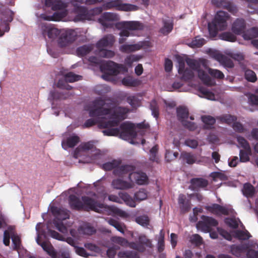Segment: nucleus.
<instances>
[{"label": "nucleus", "instance_id": "6ab92c4d", "mask_svg": "<svg viewBox=\"0 0 258 258\" xmlns=\"http://www.w3.org/2000/svg\"><path fill=\"white\" fill-rule=\"evenodd\" d=\"M212 3L218 7L228 10L233 15L237 12L236 7L233 3L227 0H212Z\"/></svg>", "mask_w": 258, "mask_h": 258}, {"label": "nucleus", "instance_id": "4d7b16f0", "mask_svg": "<svg viewBox=\"0 0 258 258\" xmlns=\"http://www.w3.org/2000/svg\"><path fill=\"white\" fill-rule=\"evenodd\" d=\"M80 77L81 76L79 75H75L72 72H69L64 75L63 80L67 82L73 83L79 80Z\"/></svg>", "mask_w": 258, "mask_h": 258}, {"label": "nucleus", "instance_id": "8fccbe9b", "mask_svg": "<svg viewBox=\"0 0 258 258\" xmlns=\"http://www.w3.org/2000/svg\"><path fill=\"white\" fill-rule=\"evenodd\" d=\"M158 146L157 145L153 146L150 150L149 160L156 163L159 162V158L158 156Z\"/></svg>", "mask_w": 258, "mask_h": 258}, {"label": "nucleus", "instance_id": "7ed1b4c3", "mask_svg": "<svg viewBox=\"0 0 258 258\" xmlns=\"http://www.w3.org/2000/svg\"><path fill=\"white\" fill-rule=\"evenodd\" d=\"M229 18V15L227 12L220 11L217 13L213 21L208 24V30L211 38H215L217 36L218 31L224 30L226 28L227 21Z\"/></svg>", "mask_w": 258, "mask_h": 258}, {"label": "nucleus", "instance_id": "a211bd4d", "mask_svg": "<svg viewBox=\"0 0 258 258\" xmlns=\"http://www.w3.org/2000/svg\"><path fill=\"white\" fill-rule=\"evenodd\" d=\"M117 28H124L130 30H140L143 29V24L138 21H122L118 23Z\"/></svg>", "mask_w": 258, "mask_h": 258}, {"label": "nucleus", "instance_id": "c9c22d12", "mask_svg": "<svg viewBox=\"0 0 258 258\" xmlns=\"http://www.w3.org/2000/svg\"><path fill=\"white\" fill-rule=\"evenodd\" d=\"M78 232L79 235H91L96 232L95 229L92 226L89 225H84L80 226L78 229Z\"/></svg>", "mask_w": 258, "mask_h": 258}, {"label": "nucleus", "instance_id": "cd10ccee", "mask_svg": "<svg viewBox=\"0 0 258 258\" xmlns=\"http://www.w3.org/2000/svg\"><path fill=\"white\" fill-rule=\"evenodd\" d=\"M248 248V246L247 244H232L230 246V252L233 255L239 257L242 253L247 251Z\"/></svg>", "mask_w": 258, "mask_h": 258}, {"label": "nucleus", "instance_id": "473e14b6", "mask_svg": "<svg viewBox=\"0 0 258 258\" xmlns=\"http://www.w3.org/2000/svg\"><path fill=\"white\" fill-rule=\"evenodd\" d=\"M163 26L160 29V32L164 35L168 34L173 29V21L171 19H163Z\"/></svg>", "mask_w": 258, "mask_h": 258}, {"label": "nucleus", "instance_id": "f8f14e48", "mask_svg": "<svg viewBox=\"0 0 258 258\" xmlns=\"http://www.w3.org/2000/svg\"><path fill=\"white\" fill-rule=\"evenodd\" d=\"M120 133L119 134L121 138L124 140L135 138L137 136V133L135 131V125L129 122H124L121 123L119 127Z\"/></svg>", "mask_w": 258, "mask_h": 258}, {"label": "nucleus", "instance_id": "09e8293b", "mask_svg": "<svg viewBox=\"0 0 258 258\" xmlns=\"http://www.w3.org/2000/svg\"><path fill=\"white\" fill-rule=\"evenodd\" d=\"M107 222L109 225L113 226L118 231L124 234V227H125V226L123 224H122V223L119 222L116 220L112 219V218L109 219L108 220Z\"/></svg>", "mask_w": 258, "mask_h": 258}, {"label": "nucleus", "instance_id": "72a5a7b5", "mask_svg": "<svg viewBox=\"0 0 258 258\" xmlns=\"http://www.w3.org/2000/svg\"><path fill=\"white\" fill-rule=\"evenodd\" d=\"M243 195L247 198H252L255 194L254 187L250 183L244 184L242 189Z\"/></svg>", "mask_w": 258, "mask_h": 258}, {"label": "nucleus", "instance_id": "0eeeda50", "mask_svg": "<svg viewBox=\"0 0 258 258\" xmlns=\"http://www.w3.org/2000/svg\"><path fill=\"white\" fill-rule=\"evenodd\" d=\"M186 62L191 70L198 72L199 78L205 84L209 86L212 85L210 77L205 71L201 69L202 64L204 67L206 66L205 62L203 60L200 59L198 60L194 59L187 58L186 60Z\"/></svg>", "mask_w": 258, "mask_h": 258}, {"label": "nucleus", "instance_id": "ea45409f", "mask_svg": "<svg viewBox=\"0 0 258 258\" xmlns=\"http://www.w3.org/2000/svg\"><path fill=\"white\" fill-rule=\"evenodd\" d=\"M180 158L188 164L195 163L197 160L195 155L186 152H183L181 153Z\"/></svg>", "mask_w": 258, "mask_h": 258}, {"label": "nucleus", "instance_id": "a19ab883", "mask_svg": "<svg viewBox=\"0 0 258 258\" xmlns=\"http://www.w3.org/2000/svg\"><path fill=\"white\" fill-rule=\"evenodd\" d=\"M252 154L251 148L249 149L240 150L239 152V161L241 162H246L249 161L250 156Z\"/></svg>", "mask_w": 258, "mask_h": 258}, {"label": "nucleus", "instance_id": "6e6d98bb", "mask_svg": "<svg viewBox=\"0 0 258 258\" xmlns=\"http://www.w3.org/2000/svg\"><path fill=\"white\" fill-rule=\"evenodd\" d=\"M136 222L145 227H147L150 224V220L147 215H142L137 217L136 218Z\"/></svg>", "mask_w": 258, "mask_h": 258}, {"label": "nucleus", "instance_id": "c756f323", "mask_svg": "<svg viewBox=\"0 0 258 258\" xmlns=\"http://www.w3.org/2000/svg\"><path fill=\"white\" fill-rule=\"evenodd\" d=\"M72 94L68 92H58L52 91L50 92V97L51 100H61L69 98Z\"/></svg>", "mask_w": 258, "mask_h": 258}, {"label": "nucleus", "instance_id": "7c9ffc66", "mask_svg": "<svg viewBox=\"0 0 258 258\" xmlns=\"http://www.w3.org/2000/svg\"><path fill=\"white\" fill-rule=\"evenodd\" d=\"M61 31V30H59L54 27L46 26L43 30V35L44 36L47 35L49 38L54 39L57 36H59Z\"/></svg>", "mask_w": 258, "mask_h": 258}, {"label": "nucleus", "instance_id": "864d4df0", "mask_svg": "<svg viewBox=\"0 0 258 258\" xmlns=\"http://www.w3.org/2000/svg\"><path fill=\"white\" fill-rule=\"evenodd\" d=\"M92 49L91 45H84L77 49V53L78 55L83 56L88 54Z\"/></svg>", "mask_w": 258, "mask_h": 258}, {"label": "nucleus", "instance_id": "f3484780", "mask_svg": "<svg viewBox=\"0 0 258 258\" xmlns=\"http://www.w3.org/2000/svg\"><path fill=\"white\" fill-rule=\"evenodd\" d=\"M189 189L193 191H198L200 188H205L209 184L206 179L202 177L192 178L190 180Z\"/></svg>", "mask_w": 258, "mask_h": 258}, {"label": "nucleus", "instance_id": "c85d7f7f", "mask_svg": "<svg viewBox=\"0 0 258 258\" xmlns=\"http://www.w3.org/2000/svg\"><path fill=\"white\" fill-rule=\"evenodd\" d=\"M216 60L225 68H233L234 66L232 60L222 54L218 53L215 55Z\"/></svg>", "mask_w": 258, "mask_h": 258}, {"label": "nucleus", "instance_id": "603ef678", "mask_svg": "<svg viewBox=\"0 0 258 258\" xmlns=\"http://www.w3.org/2000/svg\"><path fill=\"white\" fill-rule=\"evenodd\" d=\"M234 237L239 240H247L250 237V233L247 231H242L240 230H237L234 231Z\"/></svg>", "mask_w": 258, "mask_h": 258}, {"label": "nucleus", "instance_id": "39448f33", "mask_svg": "<svg viewBox=\"0 0 258 258\" xmlns=\"http://www.w3.org/2000/svg\"><path fill=\"white\" fill-rule=\"evenodd\" d=\"M102 12V8L101 7H96L89 10L86 7L79 6L77 4L74 5L73 13L75 15L74 21L79 22L91 20L95 16L101 14Z\"/></svg>", "mask_w": 258, "mask_h": 258}, {"label": "nucleus", "instance_id": "69168bd1", "mask_svg": "<svg viewBox=\"0 0 258 258\" xmlns=\"http://www.w3.org/2000/svg\"><path fill=\"white\" fill-rule=\"evenodd\" d=\"M245 78L250 82H255L256 81L255 73L252 70H247L245 72Z\"/></svg>", "mask_w": 258, "mask_h": 258}, {"label": "nucleus", "instance_id": "e2e57ef3", "mask_svg": "<svg viewBox=\"0 0 258 258\" xmlns=\"http://www.w3.org/2000/svg\"><path fill=\"white\" fill-rule=\"evenodd\" d=\"M205 44V40L204 38L196 37L191 43L190 46L192 47H201Z\"/></svg>", "mask_w": 258, "mask_h": 258}, {"label": "nucleus", "instance_id": "dca6fc26", "mask_svg": "<svg viewBox=\"0 0 258 258\" xmlns=\"http://www.w3.org/2000/svg\"><path fill=\"white\" fill-rule=\"evenodd\" d=\"M128 180L134 184V182L139 185H143L148 183V177L143 172H134L128 175Z\"/></svg>", "mask_w": 258, "mask_h": 258}, {"label": "nucleus", "instance_id": "c03bdc74", "mask_svg": "<svg viewBox=\"0 0 258 258\" xmlns=\"http://www.w3.org/2000/svg\"><path fill=\"white\" fill-rule=\"evenodd\" d=\"M164 237L165 232L163 229H161L159 232L157 243L158 251L160 253L163 252L165 248Z\"/></svg>", "mask_w": 258, "mask_h": 258}, {"label": "nucleus", "instance_id": "e433bc0d", "mask_svg": "<svg viewBox=\"0 0 258 258\" xmlns=\"http://www.w3.org/2000/svg\"><path fill=\"white\" fill-rule=\"evenodd\" d=\"M121 164V160H113L111 161L104 163L102 165V168L105 171H110L112 169L115 170Z\"/></svg>", "mask_w": 258, "mask_h": 258}, {"label": "nucleus", "instance_id": "b1692460", "mask_svg": "<svg viewBox=\"0 0 258 258\" xmlns=\"http://www.w3.org/2000/svg\"><path fill=\"white\" fill-rule=\"evenodd\" d=\"M115 41L114 36L112 35H107L100 39L97 43L98 49L103 48L105 47L112 46Z\"/></svg>", "mask_w": 258, "mask_h": 258}, {"label": "nucleus", "instance_id": "2f4dec72", "mask_svg": "<svg viewBox=\"0 0 258 258\" xmlns=\"http://www.w3.org/2000/svg\"><path fill=\"white\" fill-rule=\"evenodd\" d=\"M176 113L178 120L182 123L189 116L188 109L184 106H180L176 108Z\"/></svg>", "mask_w": 258, "mask_h": 258}, {"label": "nucleus", "instance_id": "4468645a", "mask_svg": "<svg viewBox=\"0 0 258 258\" xmlns=\"http://www.w3.org/2000/svg\"><path fill=\"white\" fill-rule=\"evenodd\" d=\"M178 72L181 75V79L184 81L191 80L194 74L192 70L186 68L185 69V61L182 57L177 58Z\"/></svg>", "mask_w": 258, "mask_h": 258}, {"label": "nucleus", "instance_id": "aec40b11", "mask_svg": "<svg viewBox=\"0 0 258 258\" xmlns=\"http://www.w3.org/2000/svg\"><path fill=\"white\" fill-rule=\"evenodd\" d=\"M246 22L242 18L237 19L232 24L231 30L237 35H243L246 29Z\"/></svg>", "mask_w": 258, "mask_h": 258}, {"label": "nucleus", "instance_id": "9b49d317", "mask_svg": "<svg viewBox=\"0 0 258 258\" xmlns=\"http://www.w3.org/2000/svg\"><path fill=\"white\" fill-rule=\"evenodd\" d=\"M100 68L101 72L105 74L115 76L119 73L120 69L123 68V66L108 60L102 62Z\"/></svg>", "mask_w": 258, "mask_h": 258}, {"label": "nucleus", "instance_id": "bf43d9fd", "mask_svg": "<svg viewBox=\"0 0 258 258\" xmlns=\"http://www.w3.org/2000/svg\"><path fill=\"white\" fill-rule=\"evenodd\" d=\"M199 91L206 98L210 100H214L215 95L212 92L209 91L207 88L201 87L199 89Z\"/></svg>", "mask_w": 258, "mask_h": 258}, {"label": "nucleus", "instance_id": "f704fd0d", "mask_svg": "<svg viewBox=\"0 0 258 258\" xmlns=\"http://www.w3.org/2000/svg\"><path fill=\"white\" fill-rule=\"evenodd\" d=\"M202 121L204 123V129L210 130L213 128L216 122L215 118L211 115H203L201 117Z\"/></svg>", "mask_w": 258, "mask_h": 258}, {"label": "nucleus", "instance_id": "bb28decb", "mask_svg": "<svg viewBox=\"0 0 258 258\" xmlns=\"http://www.w3.org/2000/svg\"><path fill=\"white\" fill-rule=\"evenodd\" d=\"M69 204L73 210L80 211L84 208L83 202H82L79 198L74 195H71L69 196Z\"/></svg>", "mask_w": 258, "mask_h": 258}, {"label": "nucleus", "instance_id": "49530a36", "mask_svg": "<svg viewBox=\"0 0 258 258\" xmlns=\"http://www.w3.org/2000/svg\"><path fill=\"white\" fill-rule=\"evenodd\" d=\"M219 119L222 123H225L228 124L233 123L237 120V117L229 114H226L219 117Z\"/></svg>", "mask_w": 258, "mask_h": 258}, {"label": "nucleus", "instance_id": "4be33fe9", "mask_svg": "<svg viewBox=\"0 0 258 258\" xmlns=\"http://www.w3.org/2000/svg\"><path fill=\"white\" fill-rule=\"evenodd\" d=\"M206 210L216 215H228L229 210L226 207L217 204H214L211 206H207Z\"/></svg>", "mask_w": 258, "mask_h": 258}, {"label": "nucleus", "instance_id": "393cba45", "mask_svg": "<svg viewBox=\"0 0 258 258\" xmlns=\"http://www.w3.org/2000/svg\"><path fill=\"white\" fill-rule=\"evenodd\" d=\"M178 203L182 213H186L190 210V202L189 200L186 199L184 195L180 194L179 195L178 198Z\"/></svg>", "mask_w": 258, "mask_h": 258}, {"label": "nucleus", "instance_id": "13d9d810", "mask_svg": "<svg viewBox=\"0 0 258 258\" xmlns=\"http://www.w3.org/2000/svg\"><path fill=\"white\" fill-rule=\"evenodd\" d=\"M147 198V192L145 189L141 188L134 195V199L139 201H143Z\"/></svg>", "mask_w": 258, "mask_h": 258}, {"label": "nucleus", "instance_id": "2eb2a0df", "mask_svg": "<svg viewBox=\"0 0 258 258\" xmlns=\"http://www.w3.org/2000/svg\"><path fill=\"white\" fill-rule=\"evenodd\" d=\"M117 20V15L110 12H105L101 15L98 21L104 28H111L113 26V22Z\"/></svg>", "mask_w": 258, "mask_h": 258}, {"label": "nucleus", "instance_id": "423d86ee", "mask_svg": "<svg viewBox=\"0 0 258 258\" xmlns=\"http://www.w3.org/2000/svg\"><path fill=\"white\" fill-rule=\"evenodd\" d=\"M51 212L55 217L53 220V224L55 228L62 233H67V228L63 224L62 221L69 218V211L64 209L52 206L51 208Z\"/></svg>", "mask_w": 258, "mask_h": 258}, {"label": "nucleus", "instance_id": "338daca9", "mask_svg": "<svg viewBox=\"0 0 258 258\" xmlns=\"http://www.w3.org/2000/svg\"><path fill=\"white\" fill-rule=\"evenodd\" d=\"M99 55L102 57L111 58L113 57L115 53L114 51L110 50H107L103 48L99 49Z\"/></svg>", "mask_w": 258, "mask_h": 258}, {"label": "nucleus", "instance_id": "ddd939ff", "mask_svg": "<svg viewBox=\"0 0 258 258\" xmlns=\"http://www.w3.org/2000/svg\"><path fill=\"white\" fill-rule=\"evenodd\" d=\"M82 200L83 202L84 208L83 210L89 211L90 210L96 212H100L101 209L104 208L103 204L98 203L94 199L87 197L83 196Z\"/></svg>", "mask_w": 258, "mask_h": 258}, {"label": "nucleus", "instance_id": "f257e3e1", "mask_svg": "<svg viewBox=\"0 0 258 258\" xmlns=\"http://www.w3.org/2000/svg\"><path fill=\"white\" fill-rule=\"evenodd\" d=\"M105 104V101L101 98L95 99L93 102V106L89 110V114L90 117H96L87 119L83 124L84 127H90L96 124H98L99 128L101 122H106V118L102 116L108 115L111 112V109H106L104 106Z\"/></svg>", "mask_w": 258, "mask_h": 258}, {"label": "nucleus", "instance_id": "20e7f679", "mask_svg": "<svg viewBox=\"0 0 258 258\" xmlns=\"http://www.w3.org/2000/svg\"><path fill=\"white\" fill-rule=\"evenodd\" d=\"M110 109L111 112L108 115H110V119L112 120L106 119V122H101L99 125L101 127H111L118 126L120 121L126 118V114L130 111L129 108L122 106Z\"/></svg>", "mask_w": 258, "mask_h": 258}, {"label": "nucleus", "instance_id": "5701e85b", "mask_svg": "<svg viewBox=\"0 0 258 258\" xmlns=\"http://www.w3.org/2000/svg\"><path fill=\"white\" fill-rule=\"evenodd\" d=\"M111 185L114 188L117 189H127L133 187V183L117 178L112 180Z\"/></svg>", "mask_w": 258, "mask_h": 258}, {"label": "nucleus", "instance_id": "1a4fd4ad", "mask_svg": "<svg viewBox=\"0 0 258 258\" xmlns=\"http://www.w3.org/2000/svg\"><path fill=\"white\" fill-rule=\"evenodd\" d=\"M77 32L73 29H62L57 39V43L60 47H64L71 44L77 38Z\"/></svg>", "mask_w": 258, "mask_h": 258}, {"label": "nucleus", "instance_id": "6e6552de", "mask_svg": "<svg viewBox=\"0 0 258 258\" xmlns=\"http://www.w3.org/2000/svg\"><path fill=\"white\" fill-rule=\"evenodd\" d=\"M102 11L115 9L117 11H131L137 10V7L130 4H123L120 0H112L104 3L102 7Z\"/></svg>", "mask_w": 258, "mask_h": 258}, {"label": "nucleus", "instance_id": "a878e982", "mask_svg": "<svg viewBox=\"0 0 258 258\" xmlns=\"http://www.w3.org/2000/svg\"><path fill=\"white\" fill-rule=\"evenodd\" d=\"M80 142V138L77 136H72L62 141L61 146L64 150L73 148Z\"/></svg>", "mask_w": 258, "mask_h": 258}, {"label": "nucleus", "instance_id": "de8ad7c7", "mask_svg": "<svg viewBox=\"0 0 258 258\" xmlns=\"http://www.w3.org/2000/svg\"><path fill=\"white\" fill-rule=\"evenodd\" d=\"M126 102L133 108H137L140 105V100L136 95H130L126 98Z\"/></svg>", "mask_w": 258, "mask_h": 258}, {"label": "nucleus", "instance_id": "774afa93", "mask_svg": "<svg viewBox=\"0 0 258 258\" xmlns=\"http://www.w3.org/2000/svg\"><path fill=\"white\" fill-rule=\"evenodd\" d=\"M150 109L154 117L157 118L159 116V108L157 103L155 100H152L150 103Z\"/></svg>", "mask_w": 258, "mask_h": 258}, {"label": "nucleus", "instance_id": "a18cd8bd", "mask_svg": "<svg viewBox=\"0 0 258 258\" xmlns=\"http://www.w3.org/2000/svg\"><path fill=\"white\" fill-rule=\"evenodd\" d=\"M120 197L124 201L125 204L131 207H135L136 204L134 199H133L126 192H120Z\"/></svg>", "mask_w": 258, "mask_h": 258}, {"label": "nucleus", "instance_id": "5fc2aeb1", "mask_svg": "<svg viewBox=\"0 0 258 258\" xmlns=\"http://www.w3.org/2000/svg\"><path fill=\"white\" fill-rule=\"evenodd\" d=\"M142 57L135 54L128 55L124 59L125 64L128 67H132L134 62L139 61Z\"/></svg>", "mask_w": 258, "mask_h": 258}, {"label": "nucleus", "instance_id": "58836bf2", "mask_svg": "<svg viewBox=\"0 0 258 258\" xmlns=\"http://www.w3.org/2000/svg\"><path fill=\"white\" fill-rule=\"evenodd\" d=\"M140 49L138 44H123L119 47V50L123 53H130Z\"/></svg>", "mask_w": 258, "mask_h": 258}, {"label": "nucleus", "instance_id": "37998d69", "mask_svg": "<svg viewBox=\"0 0 258 258\" xmlns=\"http://www.w3.org/2000/svg\"><path fill=\"white\" fill-rule=\"evenodd\" d=\"M258 37V28L252 27L245 31L243 37L245 40H250Z\"/></svg>", "mask_w": 258, "mask_h": 258}, {"label": "nucleus", "instance_id": "3c124183", "mask_svg": "<svg viewBox=\"0 0 258 258\" xmlns=\"http://www.w3.org/2000/svg\"><path fill=\"white\" fill-rule=\"evenodd\" d=\"M221 39L229 42H235L236 40V36L231 32H224L220 34Z\"/></svg>", "mask_w": 258, "mask_h": 258}, {"label": "nucleus", "instance_id": "0e129e2a", "mask_svg": "<svg viewBox=\"0 0 258 258\" xmlns=\"http://www.w3.org/2000/svg\"><path fill=\"white\" fill-rule=\"evenodd\" d=\"M139 243L143 246H146L148 247H152V244L151 240L147 238L146 236L144 235H141L139 237Z\"/></svg>", "mask_w": 258, "mask_h": 258}, {"label": "nucleus", "instance_id": "4c0bfd02", "mask_svg": "<svg viewBox=\"0 0 258 258\" xmlns=\"http://www.w3.org/2000/svg\"><path fill=\"white\" fill-rule=\"evenodd\" d=\"M37 242L41 246L43 250L47 252V253L52 258L56 257V253L53 247L50 243L46 241H43L41 243H39L38 241Z\"/></svg>", "mask_w": 258, "mask_h": 258}, {"label": "nucleus", "instance_id": "79ce46f5", "mask_svg": "<svg viewBox=\"0 0 258 258\" xmlns=\"http://www.w3.org/2000/svg\"><path fill=\"white\" fill-rule=\"evenodd\" d=\"M122 83L126 86L137 87L140 85L141 82L138 79H134L131 77H127L122 79Z\"/></svg>", "mask_w": 258, "mask_h": 258}, {"label": "nucleus", "instance_id": "680f3d73", "mask_svg": "<svg viewBox=\"0 0 258 258\" xmlns=\"http://www.w3.org/2000/svg\"><path fill=\"white\" fill-rule=\"evenodd\" d=\"M208 72L211 76L215 78L218 79H223L224 78V74L218 70L209 68L208 70Z\"/></svg>", "mask_w": 258, "mask_h": 258}, {"label": "nucleus", "instance_id": "412c9836", "mask_svg": "<svg viewBox=\"0 0 258 258\" xmlns=\"http://www.w3.org/2000/svg\"><path fill=\"white\" fill-rule=\"evenodd\" d=\"M135 166L132 165H120L113 171V174L119 177H123L126 174H130L135 170Z\"/></svg>", "mask_w": 258, "mask_h": 258}, {"label": "nucleus", "instance_id": "052dcab7", "mask_svg": "<svg viewBox=\"0 0 258 258\" xmlns=\"http://www.w3.org/2000/svg\"><path fill=\"white\" fill-rule=\"evenodd\" d=\"M108 127L106 130H103L102 133L105 136H118L120 133V129L118 128Z\"/></svg>", "mask_w": 258, "mask_h": 258}, {"label": "nucleus", "instance_id": "f03ea898", "mask_svg": "<svg viewBox=\"0 0 258 258\" xmlns=\"http://www.w3.org/2000/svg\"><path fill=\"white\" fill-rule=\"evenodd\" d=\"M45 5L47 7H51L53 11H58L54 12L52 16H46L44 20L53 21H59L65 18L68 14L67 8L68 4L62 0H45Z\"/></svg>", "mask_w": 258, "mask_h": 258}, {"label": "nucleus", "instance_id": "9d476101", "mask_svg": "<svg viewBox=\"0 0 258 258\" xmlns=\"http://www.w3.org/2000/svg\"><path fill=\"white\" fill-rule=\"evenodd\" d=\"M201 219L202 221L197 223V227L203 232H209L212 231L213 227H216L218 225L217 220L213 217L203 215Z\"/></svg>", "mask_w": 258, "mask_h": 258}]
</instances>
